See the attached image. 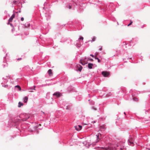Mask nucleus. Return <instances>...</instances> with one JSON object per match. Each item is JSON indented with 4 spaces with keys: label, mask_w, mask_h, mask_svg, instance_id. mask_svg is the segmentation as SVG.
Here are the masks:
<instances>
[{
    "label": "nucleus",
    "mask_w": 150,
    "mask_h": 150,
    "mask_svg": "<svg viewBox=\"0 0 150 150\" xmlns=\"http://www.w3.org/2000/svg\"><path fill=\"white\" fill-rule=\"evenodd\" d=\"M80 63L83 65H84L87 64L88 63V60L86 58H85L84 59L80 60Z\"/></svg>",
    "instance_id": "nucleus-1"
},
{
    "label": "nucleus",
    "mask_w": 150,
    "mask_h": 150,
    "mask_svg": "<svg viewBox=\"0 0 150 150\" xmlns=\"http://www.w3.org/2000/svg\"><path fill=\"white\" fill-rule=\"evenodd\" d=\"M102 74L104 77H107L110 74V73L106 71H103L102 72Z\"/></svg>",
    "instance_id": "nucleus-2"
},
{
    "label": "nucleus",
    "mask_w": 150,
    "mask_h": 150,
    "mask_svg": "<svg viewBox=\"0 0 150 150\" xmlns=\"http://www.w3.org/2000/svg\"><path fill=\"white\" fill-rule=\"evenodd\" d=\"M15 16V14H13L11 17L8 20V24L9 23L12 21L13 19L14 18Z\"/></svg>",
    "instance_id": "nucleus-3"
},
{
    "label": "nucleus",
    "mask_w": 150,
    "mask_h": 150,
    "mask_svg": "<svg viewBox=\"0 0 150 150\" xmlns=\"http://www.w3.org/2000/svg\"><path fill=\"white\" fill-rule=\"evenodd\" d=\"M75 129L77 131H79L81 130L82 128V126L81 125H79L78 126H75Z\"/></svg>",
    "instance_id": "nucleus-4"
},
{
    "label": "nucleus",
    "mask_w": 150,
    "mask_h": 150,
    "mask_svg": "<svg viewBox=\"0 0 150 150\" xmlns=\"http://www.w3.org/2000/svg\"><path fill=\"white\" fill-rule=\"evenodd\" d=\"M54 96H56L57 97H59L61 96V93L59 92H56L53 94Z\"/></svg>",
    "instance_id": "nucleus-5"
},
{
    "label": "nucleus",
    "mask_w": 150,
    "mask_h": 150,
    "mask_svg": "<svg viewBox=\"0 0 150 150\" xmlns=\"http://www.w3.org/2000/svg\"><path fill=\"white\" fill-rule=\"evenodd\" d=\"M77 67L78 68V70L81 71L82 69V66L78 64L77 65Z\"/></svg>",
    "instance_id": "nucleus-6"
},
{
    "label": "nucleus",
    "mask_w": 150,
    "mask_h": 150,
    "mask_svg": "<svg viewBox=\"0 0 150 150\" xmlns=\"http://www.w3.org/2000/svg\"><path fill=\"white\" fill-rule=\"evenodd\" d=\"M48 74L50 76H52L53 73L52 72V69H49L48 71Z\"/></svg>",
    "instance_id": "nucleus-7"
},
{
    "label": "nucleus",
    "mask_w": 150,
    "mask_h": 150,
    "mask_svg": "<svg viewBox=\"0 0 150 150\" xmlns=\"http://www.w3.org/2000/svg\"><path fill=\"white\" fill-rule=\"evenodd\" d=\"M102 148L104 150H112L113 149V148H110V147H108L107 148H105V147H102Z\"/></svg>",
    "instance_id": "nucleus-8"
},
{
    "label": "nucleus",
    "mask_w": 150,
    "mask_h": 150,
    "mask_svg": "<svg viewBox=\"0 0 150 150\" xmlns=\"http://www.w3.org/2000/svg\"><path fill=\"white\" fill-rule=\"evenodd\" d=\"M93 64L91 63H89L88 65V67L89 69H91L92 68Z\"/></svg>",
    "instance_id": "nucleus-9"
},
{
    "label": "nucleus",
    "mask_w": 150,
    "mask_h": 150,
    "mask_svg": "<svg viewBox=\"0 0 150 150\" xmlns=\"http://www.w3.org/2000/svg\"><path fill=\"white\" fill-rule=\"evenodd\" d=\"M28 97L27 96H25L23 99L24 102L25 103H26L28 101Z\"/></svg>",
    "instance_id": "nucleus-10"
},
{
    "label": "nucleus",
    "mask_w": 150,
    "mask_h": 150,
    "mask_svg": "<svg viewBox=\"0 0 150 150\" xmlns=\"http://www.w3.org/2000/svg\"><path fill=\"white\" fill-rule=\"evenodd\" d=\"M96 137H97V139H96V142H98L100 139V138H99V135H96Z\"/></svg>",
    "instance_id": "nucleus-11"
},
{
    "label": "nucleus",
    "mask_w": 150,
    "mask_h": 150,
    "mask_svg": "<svg viewBox=\"0 0 150 150\" xmlns=\"http://www.w3.org/2000/svg\"><path fill=\"white\" fill-rule=\"evenodd\" d=\"M129 145L131 146L132 145V144H133V142L132 141L131 139L129 140Z\"/></svg>",
    "instance_id": "nucleus-12"
},
{
    "label": "nucleus",
    "mask_w": 150,
    "mask_h": 150,
    "mask_svg": "<svg viewBox=\"0 0 150 150\" xmlns=\"http://www.w3.org/2000/svg\"><path fill=\"white\" fill-rule=\"evenodd\" d=\"M23 105V104L22 103H21L20 102H19L18 104V107L20 108L21 107V106Z\"/></svg>",
    "instance_id": "nucleus-13"
},
{
    "label": "nucleus",
    "mask_w": 150,
    "mask_h": 150,
    "mask_svg": "<svg viewBox=\"0 0 150 150\" xmlns=\"http://www.w3.org/2000/svg\"><path fill=\"white\" fill-rule=\"evenodd\" d=\"M16 88H17L18 90L19 91H21V87L18 85L16 86H15Z\"/></svg>",
    "instance_id": "nucleus-14"
},
{
    "label": "nucleus",
    "mask_w": 150,
    "mask_h": 150,
    "mask_svg": "<svg viewBox=\"0 0 150 150\" xmlns=\"http://www.w3.org/2000/svg\"><path fill=\"white\" fill-rule=\"evenodd\" d=\"M94 58L95 59H97L98 62L99 63L100 62V61L99 59L98 58H97L96 56H95Z\"/></svg>",
    "instance_id": "nucleus-15"
},
{
    "label": "nucleus",
    "mask_w": 150,
    "mask_h": 150,
    "mask_svg": "<svg viewBox=\"0 0 150 150\" xmlns=\"http://www.w3.org/2000/svg\"><path fill=\"white\" fill-rule=\"evenodd\" d=\"M96 39V38L95 37H93L92 39V40H91V42H93L94 41H95Z\"/></svg>",
    "instance_id": "nucleus-16"
},
{
    "label": "nucleus",
    "mask_w": 150,
    "mask_h": 150,
    "mask_svg": "<svg viewBox=\"0 0 150 150\" xmlns=\"http://www.w3.org/2000/svg\"><path fill=\"white\" fill-rule=\"evenodd\" d=\"M133 100L134 101H138V98L136 97H134L133 98Z\"/></svg>",
    "instance_id": "nucleus-17"
},
{
    "label": "nucleus",
    "mask_w": 150,
    "mask_h": 150,
    "mask_svg": "<svg viewBox=\"0 0 150 150\" xmlns=\"http://www.w3.org/2000/svg\"><path fill=\"white\" fill-rule=\"evenodd\" d=\"M101 129H104V130H105L106 129V128L105 127V126L104 125L102 126H101Z\"/></svg>",
    "instance_id": "nucleus-18"
},
{
    "label": "nucleus",
    "mask_w": 150,
    "mask_h": 150,
    "mask_svg": "<svg viewBox=\"0 0 150 150\" xmlns=\"http://www.w3.org/2000/svg\"><path fill=\"white\" fill-rule=\"evenodd\" d=\"M130 23L129 24L127 25V26H130V25H131L132 24V23H133V21L132 20H130Z\"/></svg>",
    "instance_id": "nucleus-19"
},
{
    "label": "nucleus",
    "mask_w": 150,
    "mask_h": 150,
    "mask_svg": "<svg viewBox=\"0 0 150 150\" xmlns=\"http://www.w3.org/2000/svg\"><path fill=\"white\" fill-rule=\"evenodd\" d=\"M13 4H17L18 3L17 2V1H13Z\"/></svg>",
    "instance_id": "nucleus-20"
},
{
    "label": "nucleus",
    "mask_w": 150,
    "mask_h": 150,
    "mask_svg": "<svg viewBox=\"0 0 150 150\" xmlns=\"http://www.w3.org/2000/svg\"><path fill=\"white\" fill-rule=\"evenodd\" d=\"M79 39L81 40H83V37H81L79 38Z\"/></svg>",
    "instance_id": "nucleus-21"
},
{
    "label": "nucleus",
    "mask_w": 150,
    "mask_h": 150,
    "mask_svg": "<svg viewBox=\"0 0 150 150\" xmlns=\"http://www.w3.org/2000/svg\"><path fill=\"white\" fill-rule=\"evenodd\" d=\"M88 59L89 60H90V61H93V59H90V58H88Z\"/></svg>",
    "instance_id": "nucleus-22"
},
{
    "label": "nucleus",
    "mask_w": 150,
    "mask_h": 150,
    "mask_svg": "<svg viewBox=\"0 0 150 150\" xmlns=\"http://www.w3.org/2000/svg\"><path fill=\"white\" fill-rule=\"evenodd\" d=\"M24 20V19L22 17L21 18V21H23Z\"/></svg>",
    "instance_id": "nucleus-23"
},
{
    "label": "nucleus",
    "mask_w": 150,
    "mask_h": 150,
    "mask_svg": "<svg viewBox=\"0 0 150 150\" xmlns=\"http://www.w3.org/2000/svg\"><path fill=\"white\" fill-rule=\"evenodd\" d=\"M70 109V108H69V107H67V108H66V109H67V110H69V109Z\"/></svg>",
    "instance_id": "nucleus-24"
},
{
    "label": "nucleus",
    "mask_w": 150,
    "mask_h": 150,
    "mask_svg": "<svg viewBox=\"0 0 150 150\" xmlns=\"http://www.w3.org/2000/svg\"><path fill=\"white\" fill-rule=\"evenodd\" d=\"M98 135H99V137H101V134L100 133H98Z\"/></svg>",
    "instance_id": "nucleus-25"
},
{
    "label": "nucleus",
    "mask_w": 150,
    "mask_h": 150,
    "mask_svg": "<svg viewBox=\"0 0 150 150\" xmlns=\"http://www.w3.org/2000/svg\"><path fill=\"white\" fill-rule=\"evenodd\" d=\"M102 50V47H101L100 49H99V50H100V51H101Z\"/></svg>",
    "instance_id": "nucleus-26"
},
{
    "label": "nucleus",
    "mask_w": 150,
    "mask_h": 150,
    "mask_svg": "<svg viewBox=\"0 0 150 150\" xmlns=\"http://www.w3.org/2000/svg\"><path fill=\"white\" fill-rule=\"evenodd\" d=\"M90 56H92L93 57H94V55L93 54H90Z\"/></svg>",
    "instance_id": "nucleus-27"
},
{
    "label": "nucleus",
    "mask_w": 150,
    "mask_h": 150,
    "mask_svg": "<svg viewBox=\"0 0 150 150\" xmlns=\"http://www.w3.org/2000/svg\"><path fill=\"white\" fill-rule=\"evenodd\" d=\"M93 109H94V110H96V108H94V107H93Z\"/></svg>",
    "instance_id": "nucleus-28"
},
{
    "label": "nucleus",
    "mask_w": 150,
    "mask_h": 150,
    "mask_svg": "<svg viewBox=\"0 0 150 150\" xmlns=\"http://www.w3.org/2000/svg\"><path fill=\"white\" fill-rule=\"evenodd\" d=\"M34 90H35V86H34Z\"/></svg>",
    "instance_id": "nucleus-29"
},
{
    "label": "nucleus",
    "mask_w": 150,
    "mask_h": 150,
    "mask_svg": "<svg viewBox=\"0 0 150 150\" xmlns=\"http://www.w3.org/2000/svg\"><path fill=\"white\" fill-rule=\"evenodd\" d=\"M124 114L125 115H126V113H125V112H124Z\"/></svg>",
    "instance_id": "nucleus-30"
},
{
    "label": "nucleus",
    "mask_w": 150,
    "mask_h": 150,
    "mask_svg": "<svg viewBox=\"0 0 150 150\" xmlns=\"http://www.w3.org/2000/svg\"><path fill=\"white\" fill-rule=\"evenodd\" d=\"M120 150H122V149L121 148H120Z\"/></svg>",
    "instance_id": "nucleus-31"
},
{
    "label": "nucleus",
    "mask_w": 150,
    "mask_h": 150,
    "mask_svg": "<svg viewBox=\"0 0 150 150\" xmlns=\"http://www.w3.org/2000/svg\"><path fill=\"white\" fill-rule=\"evenodd\" d=\"M71 8V7L70 6L69 7V8Z\"/></svg>",
    "instance_id": "nucleus-32"
},
{
    "label": "nucleus",
    "mask_w": 150,
    "mask_h": 150,
    "mask_svg": "<svg viewBox=\"0 0 150 150\" xmlns=\"http://www.w3.org/2000/svg\"><path fill=\"white\" fill-rule=\"evenodd\" d=\"M30 92H32V91H29Z\"/></svg>",
    "instance_id": "nucleus-33"
}]
</instances>
